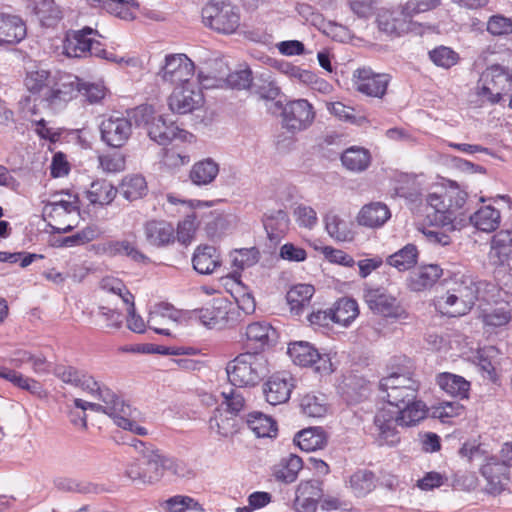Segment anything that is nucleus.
Segmentation results:
<instances>
[{
  "label": "nucleus",
  "instance_id": "obj_1",
  "mask_svg": "<svg viewBox=\"0 0 512 512\" xmlns=\"http://www.w3.org/2000/svg\"><path fill=\"white\" fill-rule=\"evenodd\" d=\"M451 281L452 287L439 300V308L450 317L463 316L475 305L480 282L464 267H458L452 272Z\"/></svg>",
  "mask_w": 512,
  "mask_h": 512
},
{
  "label": "nucleus",
  "instance_id": "obj_2",
  "mask_svg": "<svg viewBox=\"0 0 512 512\" xmlns=\"http://www.w3.org/2000/svg\"><path fill=\"white\" fill-rule=\"evenodd\" d=\"M467 197V192L454 182L448 187L438 188L427 195L426 202L433 210L428 213V217L438 225H451L464 207Z\"/></svg>",
  "mask_w": 512,
  "mask_h": 512
},
{
  "label": "nucleus",
  "instance_id": "obj_3",
  "mask_svg": "<svg viewBox=\"0 0 512 512\" xmlns=\"http://www.w3.org/2000/svg\"><path fill=\"white\" fill-rule=\"evenodd\" d=\"M226 372L232 386H255L268 373L267 360L261 353H241L227 364Z\"/></svg>",
  "mask_w": 512,
  "mask_h": 512
},
{
  "label": "nucleus",
  "instance_id": "obj_4",
  "mask_svg": "<svg viewBox=\"0 0 512 512\" xmlns=\"http://www.w3.org/2000/svg\"><path fill=\"white\" fill-rule=\"evenodd\" d=\"M420 383L408 386H394L390 389H380L382 398L388 406L402 411V420L406 423H419L427 417L426 404L418 399Z\"/></svg>",
  "mask_w": 512,
  "mask_h": 512
},
{
  "label": "nucleus",
  "instance_id": "obj_5",
  "mask_svg": "<svg viewBox=\"0 0 512 512\" xmlns=\"http://www.w3.org/2000/svg\"><path fill=\"white\" fill-rule=\"evenodd\" d=\"M43 214L56 231L63 233L71 231L77 225L80 216L78 195L69 191L54 194L53 200L45 204Z\"/></svg>",
  "mask_w": 512,
  "mask_h": 512
},
{
  "label": "nucleus",
  "instance_id": "obj_6",
  "mask_svg": "<svg viewBox=\"0 0 512 512\" xmlns=\"http://www.w3.org/2000/svg\"><path fill=\"white\" fill-rule=\"evenodd\" d=\"M512 90V72L504 66L493 64L480 75L475 94L482 104H499Z\"/></svg>",
  "mask_w": 512,
  "mask_h": 512
},
{
  "label": "nucleus",
  "instance_id": "obj_7",
  "mask_svg": "<svg viewBox=\"0 0 512 512\" xmlns=\"http://www.w3.org/2000/svg\"><path fill=\"white\" fill-rule=\"evenodd\" d=\"M153 109L150 106H139L134 110L136 118L142 117L147 134L151 140L159 145H168L175 139L183 142H191L194 138L193 134L186 130L180 129L174 122H167L163 116L153 117Z\"/></svg>",
  "mask_w": 512,
  "mask_h": 512
},
{
  "label": "nucleus",
  "instance_id": "obj_8",
  "mask_svg": "<svg viewBox=\"0 0 512 512\" xmlns=\"http://www.w3.org/2000/svg\"><path fill=\"white\" fill-rule=\"evenodd\" d=\"M201 15L206 27L221 34H232L240 25L239 11L230 3L210 1L202 8Z\"/></svg>",
  "mask_w": 512,
  "mask_h": 512
},
{
  "label": "nucleus",
  "instance_id": "obj_9",
  "mask_svg": "<svg viewBox=\"0 0 512 512\" xmlns=\"http://www.w3.org/2000/svg\"><path fill=\"white\" fill-rule=\"evenodd\" d=\"M126 476L138 484H152L162 478V452L148 449L139 459L128 464Z\"/></svg>",
  "mask_w": 512,
  "mask_h": 512
},
{
  "label": "nucleus",
  "instance_id": "obj_10",
  "mask_svg": "<svg viewBox=\"0 0 512 512\" xmlns=\"http://www.w3.org/2000/svg\"><path fill=\"white\" fill-rule=\"evenodd\" d=\"M402 411L393 407H383L374 416V425L377 430V441L380 446H396L400 441L397 426L411 427L418 423L403 422Z\"/></svg>",
  "mask_w": 512,
  "mask_h": 512
},
{
  "label": "nucleus",
  "instance_id": "obj_11",
  "mask_svg": "<svg viewBox=\"0 0 512 512\" xmlns=\"http://www.w3.org/2000/svg\"><path fill=\"white\" fill-rule=\"evenodd\" d=\"M363 297L369 309L386 318H406L407 313L398 299L384 287L365 285Z\"/></svg>",
  "mask_w": 512,
  "mask_h": 512
},
{
  "label": "nucleus",
  "instance_id": "obj_12",
  "mask_svg": "<svg viewBox=\"0 0 512 512\" xmlns=\"http://www.w3.org/2000/svg\"><path fill=\"white\" fill-rule=\"evenodd\" d=\"M195 72L193 61L185 54H168L165 56L159 76L164 83L180 87L194 83L192 81Z\"/></svg>",
  "mask_w": 512,
  "mask_h": 512
},
{
  "label": "nucleus",
  "instance_id": "obj_13",
  "mask_svg": "<svg viewBox=\"0 0 512 512\" xmlns=\"http://www.w3.org/2000/svg\"><path fill=\"white\" fill-rule=\"evenodd\" d=\"M287 353L296 365L311 367L315 372L321 375H328L333 372L329 355L320 354L319 351L308 342L290 343Z\"/></svg>",
  "mask_w": 512,
  "mask_h": 512
},
{
  "label": "nucleus",
  "instance_id": "obj_14",
  "mask_svg": "<svg viewBox=\"0 0 512 512\" xmlns=\"http://www.w3.org/2000/svg\"><path fill=\"white\" fill-rule=\"evenodd\" d=\"M281 116L283 127L291 133H297L313 123L315 112L306 99H297L284 105Z\"/></svg>",
  "mask_w": 512,
  "mask_h": 512
},
{
  "label": "nucleus",
  "instance_id": "obj_15",
  "mask_svg": "<svg viewBox=\"0 0 512 512\" xmlns=\"http://www.w3.org/2000/svg\"><path fill=\"white\" fill-rule=\"evenodd\" d=\"M391 76L376 73L370 67L358 68L353 73V82L358 92L374 98H383L387 92Z\"/></svg>",
  "mask_w": 512,
  "mask_h": 512
},
{
  "label": "nucleus",
  "instance_id": "obj_16",
  "mask_svg": "<svg viewBox=\"0 0 512 512\" xmlns=\"http://www.w3.org/2000/svg\"><path fill=\"white\" fill-rule=\"evenodd\" d=\"M79 84L77 76H63L44 91V100L51 109L59 110L79 94Z\"/></svg>",
  "mask_w": 512,
  "mask_h": 512
},
{
  "label": "nucleus",
  "instance_id": "obj_17",
  "mask_svg": "<svg viewBox=\"0 0 512 512\" xmlns=\"http://www.w3.org/2000/svg\"><path fill=\"white\" fill-rule=\"evenodd\" d=\"M413 15L406 11V5L393 9H382L377 15V25L380 31L389 36H401L413 29Z\"/></svg>",
  "mask_w": 512,
  "mask_h": 512
},
{
  "label": "nucleus",
  "instance_id": "obj_18",
  "mask_svg": "<svg viewBox=\"0 0 512 512\" xmlns=\"http://www.w3.org/2000/svg\"><path fill=\"white\" fill-rule=\"evenodd\" d=\"M101 140L112 148L123 147L132 134L131 121L123 116H109L100 124Z\"/></svg>",
  "mask_w": 512,
  "mask_h": 512
},
{
  "label": "nucleus",
  "instance_id": "obj_19",
  "mask_svg": "<svg viewBox=\"0 0 512 512\" xmlns=\"http://www.w3.org/2000/svg\"><path fill=\"white\" fill-rule=\"evenodd\" d=\"M204 97L196 83L175 87L168 98L169 109L176 114H187L200 108Z\"/></svg>",
  "mask_w": 512,
  "mask_h": 512
},
{
  "label": "nucleus",
  "instance_id": "obj_20",
  "mask_svg": "<svg viewBox=\"0 0 512 512\" xmlns=\"http://www.w3.org/2000/svg\"><path fill=\"white\" fill-rule=\"evenodd\" d=\"M95 398L107 404L106 414L111 417L114 423L121 427L132 425L131 421L134 419V411L131 406L120 399L111 389L102 387L99 389Z\"/></svg>",
  "mask_w": 512,
  "mask_h": 512
},
{
  "label": "nucleus",
  "instance_id": "obj_21",
  "mask_svg": "<svg viewBox=\"0 0 512 512\" xmlns=\"http://www.w3.org/2000/svg\"><path fill=\"white\" fill-rule=\"evenodd\" d=\"M481 474L486 479V491L491 495H499L505 491L509 484V472L505 464L491 458L481 468Z\"/></svg>",
  "mask_w": 512,
  "mask_h": 512
},
{
  "label": "nucleus",
  "instance_id": "obj_22",
  "mask_svg": "<svg viewBox=\"0 0 512 512\" xmlns=\"http://www.w3.org/2000/svg\"><path fill=\"white\" fill-rule=\"evenodd\" d=\"M53 373L62 382L79 387L93 397L101 388V385L91 375L73 366L57 365Z\"/></svg>",
  "mask_w": 512,
  "mask_h": 512
},
{
  "label": "nucleus",
  "instance_id": "obj_23",
  "mask_svg": "<svg viewBox=\"0 0 512 512\" xmlns=\"http://www.w3.org/2000/svg\"><path fill=\"white\" fill-rule=\"evenodd\" d=\"M26 34V24L20 16L0 13V47L16 45Z\"/></svg>",
  "mask_w": 512,
  "mask_h": 512
},
{
  "label": "nucleus",
  "instance_id": "obj_24",
  "mask_svg": "<svg viewBox=\"0 0 512 512\" xmlns=\"http://www.w3.org/2000/svg\"><path fill=\"white\" fill-rule=\"evenodd\" d=\"M146 242L156 248H164L176 241L174 226L165 220H149L144 224Z\"/></svg>",
  "mask_w": 512,
  "mask_h": 512
},
{
  "label": "nucleus",
  "instance_id": "obj_25",
  "mask_svg": "<svg viewBox=\"0 0 512 512\" xmlns=\"http://www.w3.org/2000/svg\"><path fill=\"white\" fill-rule=\"evenodd\" d=\"M293 378L287 372H279L272 375L264 385L266 400L271 405L285 403L293 388Z\"/></svg>",
  "mask_w": 512,
  "mask_h": 512
},
{
  "label": "nucleus",
  "instance_id": "obj_26",
  "mask_svg": "<svg viewBox=\"0 0 512 512\" xmlns=\"http://www.w3.org/2000/svg\"><path fill=\"white\" fill-rule=\"evenodd\" d=\"M512 258V230H500L493 235L488 253L489 263L504 267Z\"/></svg>",
  "mask_w": 512,
  "mask_h": 512
},
{
  "label": "nucleus",
  "instance_id": "obj_27",
  "mask_svg": "<svg viewBox=\"0 0 512 512\" xmlns=\"http://www.w3.org/2000/svg\"><path fill=\"white\" fill-rule=\"evenodd\" d=\"M97 31L90 27L67 33L63 42L64 54L70 58H84L88 56L91 45V35Z\"/></svg>",
  "mask_w": 512,
  "mask_h": 512
},
{
  "label": "nucleus",
  "instance_id": "obj_28",
  "mask_svg": "<svg viewBox=\"0 0 512 512\" xmlns=\"http://www.w3.org/2000/svg\"><path fill=\"white\" fill-rule=\"evenodd\" d=\"M390 217V209L385 203L370 202L360 209L356 221L360 226L377 229L382 227Z\"/></svg>",
  "mask_w": 512,
  "mask_h": 512
},
{
  "label": "nucleus",
  "instance_id": "obj_29",
  "mask_svg": "<svg viewBox=\"0 0 512 512\" xmlns=\"http://www.w3.org/2000/svg\"><path fill=\"white\" fill-rule=\"evenodd\" d=\"M442 274L443 269L437 264L421 265L410 274L408 287L412 291H424L432 287Z\"/></svg>",
  "mask_w": 512,
  "mask_h": 512
},
{
  "label": "nucleus",
  "instance_id": "obj_30",
  "mask_svg": "<svg viewBox=\"0 0 512 512\" xmlns=\"http://www.w3.org/2000/svg\"><path fill=\"white\" fill-rule=\"evenodd\" d=\"M322 492L312 481L301 482L296 490L294 506L297 512H316Z\"/></svg>",
  "mask_w": 512,
  "mask_h": 512
},
{
  "label": "nucleus",
  "instance_id": "obj_31",
  "mask_svg": "<svg viewBox=\"0 0 512 512\" xmlns=\"http://www.w3.org/2000/svg\"><path fill=\"white\" fill-rule=\"evenodd\" d=\"M192 264L195 271L199 274H212L217 267L221 265L217 249L210 245L199 246L192 258Z\"/></svg>",
  "mask_w": 512,
  "mask_h": 512
},
{
  "label": "nucleus",
  "instance_id": "obj_32",
  "mask_svg": "<svg viewBox=\"0 0 512 512\" xmlns=\"http://www.w3.org/2000/svg\"><path fill=\"white\" fill-rule=\"evenodd\" d=\"M294 442L306 452L323 449L328 442V436L322 427H309L299 431Z\"/></svg>",
  "mask_w": 512,
  "mask_h": 512
},
{
  "label": "nucleus",
  "instance_id": "obj_33",
  "mask_svg": "<svg viewBox=\"0 0 512 512\" xmlns=\"http://www.w3.org/2000/svg\"><path fill=\"white\" fill-rule=\"evenodd\" d=\"M237 416L225 409H216L209 419V429L221 437H229L238 431Z\"/></svg>",
  "mask_w": 512,
  "mask_h": 512
},
{
  "label": "nucleus",
  "instance_id": "obj_34",
  "mask_svg": "<svg viewBox=\"0 0 512 512\" xmlns=\"http://www.w3.org/2000/svg\"><path fill=\"white\" fill-rule=\"evenodd\" d=\"M226 302L214 299L206 306L193 311V318L198 319L204 326L214 327L226 317Z\"/></svg>",
  "mask_w": 512,
  "mask_h": 512
},
{
  "label": "nucleus",
  "instance_id": "obj_35",
  "mask_svg": "<svg viewBox=\"0 0 512 512\" xmlns=\"http://www.w3.org/2000/svg\"><path fill=\"white\" fill-rule=\"evenodd\" d=\"M437 384L448 395L466 399L469 395L470 383L462 376L452 373H441L437 376Z\"/></svg>",
  "mask_w": 512,
  "mask_h": 512
},
{
  "label": "nucleus",
  "instance_id": "obj_36",
  "mask_svg": "<svg viewBox=\"0 0 512 512\" xmlns=\"http://www.w3.org/2000/svg\"><path fill=\"white\" fill-rule=\"evenodd\" d=\"M500 221V211L490 205L481 207L470 216L471 224L477 230L487 233L495 231Z\"/></svg>",
  "mask_w": 512,
  "mask_h": 512
},
{
  "label": "nucleus",
  "instance_id": "obj_37",
  "mask_svg": "<svg viewBox=\"0 0 512 512\" xmlns=\"http://www.w3.org/2000/svg\"><path fill=\"white\" fill-rule=\"evenodd\" d=\"M219 174V165L212 158H206L196 162L191 170L189 177L193 184L204 186L211 184Z\"/></svg>",
  "mask_w": 512,
  "mask_h": 512
},
{
  "label": "nucleus",
  "instance_id": "obj_38",
  "mask_svg": "<svg viewBox=\"0 0 512 512\" xmlns=\"http://www.w3.org/2000/svg\"><path fill=\"white\" fill-rule=\"evenodd\" d=\"M314 292V286L310 284H297L291 287L286 295L291 312L296 315L302 314L303 310L309 306Z\"/></svg>",
  "mask_w": 512,
  "mask_h": 512
},
{
  "label": "nucleus",
  "instance_id": "obj_39",
  "mask_svg": "<svg viewBox=\"0 0 512 512\" xmlns=\"http://www.w3.org/2000/svg\"><path fill=\"white\" fill-rule=\"evenodd\" d=\"M341 162L346 169L352 172H362L369 167L371 155L363 147L352 146L342 153Z\"/></svg>",
  "mask_w": 512,
  "mask_h": 512
},
{
  "label": "nucleus",
  "instance_id": "obj_40",
  "mask_svg": "<svg viewBox=\"0 0 512 512\" xmlns=\"http://www.w3.org/2000/svg\"><path fill=\"white\" fill-rule=\"evenodd\" d=\"M117 195V189L106 180H96L90 185L86 192L87 199L93 205H108Z\"/></svg>",
  "mask_w": 512,
  "mask_h": 512
},
{
  "label": "nucleus",
  "instance_id": "obj_41",
  "mask_svg": "<svg viewBox=\"0 0 512 512\" xmlns=\"http://www.w3.org/2000/svg\"><path fill=\"white\" fill-rule=\"evenodd\" d=\"M375 474L368 469H358L349 477V488L356 497H363L375 488Z\"/></svg>",
  "mask_w": 512,
  "mask_h": 512
},
{
  "label": "nucleus",
  "instance_id": "obj_42",
  "mask_svg": "<svg viewBox=\"0 0 512 512\" xmlns=\"http://www.w3.org/2000/svg\"><path fill=\"white\" fill-rule=\"evenodd\" d=\"M334 323L348 326L359 314L358 304L352 298L339 299L332 309Z\"/></svg>",
  "mask_w": 512,
  "mask_h": 512
},
{
  "label": "nucleus",
  "instance_id": "obj_43",
  "mask_svg": "<svg viewBox=\"0 0 512 512\" xmlns=\"http://www.w3.org/2000/svg\"><path fill=\"white\" fill-rule=\"evenodd\" d=\"M247 425L257 437H272L277 432L276 422L261 412L250 413Z\"/></svg>",
  "mask_w": 512,
  "mask_h": 512
},
{
  "label": "nucleus",
  "instance_id": "obj_44",
  "mask_svg": "<svg viewBox=\"0 0 512 512\" xmlns=\"http://www.w3.org/2000/svg\"><path fill=\"white\" fill-rule=\"evenodd\" d=\"M418 259L417 247L413 244H407L399 251L390 255L387 262L390 266L399 271H406L412 268Z\"/></svg>",
  "mask_w": 512,
  "mask_h": 512
},
{
  "label": "nucleus",
  "instance_id": "obj_45",
  "mask_svg": "<svg viewBox=\"0 0 512 512\" xmlns=\"http://www.w3.org/2000/svg\"><path fill=\"white\" fill-rule=\"evenodd\" d=\"M131 1L132 0H88L90 5H100L108 13L123 20H132L134 18L132 7H134L135 4Z\"/></svg>",
  "mask_w": 512,
  "mask_h": 512
},
{
  "label": "nucleus",
  "instance_id": "obj_46",
  "mask_svg": "<svg viewBox=\"0 0 512 512\" xmlns=\"http://www.w3.org/2000/svg\"><path fill=\"white\" fill-rule=\"evenodd\" d=\"M343 395L350 403H358L366 398L369 392L368 383L359 377L347 378L342 386Z\"/></svg>",
  "mask_w": 512,
  "mask_h": 512
},
{
  "label": "nucleus",
  "instance_id": "obj_47",
  "mask_svg": "<svg viewBox=\"0 0 512 512\" xmlns=\"http://www.w3.org/2000/svg\"><path fill=\"white\" fill-rule=\"evenodd\" d=\"M325 228L328 234L337 241H347L352 238L347 223L337 214L329 212L324 217Z\"/></svg>",
  "mask_w": 512,
  "mask_h": 512
},
{
  "label": "nucleus",
  "instance_id": "obj_48",
  "mask_svg": "<svg viewBox=\"0 0 512 512\" xmlns=\"http://www.w3.org/2000/svg\"><path fill=\"white\" fill-rule=\"evenodd\" d=\"M300 408L304 415L312 418L323 417L327 412V404L323 395H304L300 400Z\"/></svg>",
  "mask_w": 512,
  "mask_h": 512
},
{
  "label": "nucleus",
  "instance_id": "obj_49",
  "mask_svg": "<svg viewBox=\"0 0 512 512\" xmlns=\"http://www.w3.org/2000/svg\"><path fill=\"white\" fill-rule=\"evenodd\" d=\"M121 191L129 201L139 199L147 192L146 180L141 175L128 176L122 182Z\"/></svg>",
  "mask_w": 512,
  "mask_h": 512
},
{
  "label": "nucleus",
  "instance_id": "obj_50",
  "mask_svg": "<svg viewBox=\"0 0 512 512\" xmlns=\"http://www.w3.org/2000/svg\"><path fill=\"white\" fill-rule=\"evenodd\" d=\"M34 12L44 25H51L61 17V10L54 0L36 2Z\"/></svg>",
  "mask_w": 512,
  "mask_h": 512
},
{
  "label": "nucleus",
  "instance_id": "obj_51",
  "mask_svg": "<svg viewBox=\"0 0 512 512\" xmlns=\"http://www.w3.org/2000/svg\"><path fill=\"white\" fill-rule=\"evenodd\" d=\"M429 58L435 65L445 69L456 65L459 61V55L446 46H439L431 50Z\"/></svg>",
  "mask_w": 512,
  "mask_h": 512
},
{
  "label": "nucleus",
  "instance_id": "obj_52",
  "mask_svg": "<svg viewBox=\"0 0 512 512\" xmlns=\"http://www.w3.org/2000/svg\"><path fill=\"white\" fill-rule=\"evenodd\" d=\"M97 321L102 322V328L108 330H117L122 327V313L117 309H111L107 306H99L96 313Z\"/></svg>",
  "mask_w": 512,
  "mask_h": 512
},
{
  "label": "nucleus",
  "instance_id": "obj_53",
  "mask_svg": "<svg viewBox=\"0 0 512 512\" xmlns=\"http://www.w3.org/2000/svg\"><path fill=\"white\" fill-rule=\"evenodd\" d=\"M302 467V459L295 454H290L288 458L284 460L283 467L277 472V478L285 483H292L296 480Z\"/></svg>",
  "mask_w": 512,
  "mask_h": 512
},
{
  "label": "nucleus",
  "instance_id": "obj_54",
  "mask_svg": "<svg viewBox=\"0 0 512 512\" xmlns=\"http://www.w3.org/2000/svg\"><path fill=\"white\" fill-rule=\"evenodd\" d=\"M271 332L274 330L267 322H254L247 326L246 337L248 341L259 343V346L263 347L267 344Z\"/></svg>",
  "mask_w": 512,
  "mask_h": 512
},
{
  "label": "nucleus",
  "instance_id": "obj_55",
  "mask_svg": "<svg viewBox=\"0 0 512 512\" xmlns=\"http://www.w3.org/2000/svg\"><path fill=\"white\" fill-rule=\"evenodd\" d=\"M100 288L106 292L118 295L125 304L131 303L132 299H134L133 294L126 288L125 284L115 277H104L100 281Z\"/></svg>",
  "mask_w": 512,
  "mask_h": 512
},
{
  "label": "nucleus",
  "instance_id": "obj_56",
  "mask_svg": "<svg viewBox=\"0 0 512 512\" xmlns=\"http://www.w3.org/2000/svg\"><path fill=\"white\" fill-rule=\"evenodd\" d=\"M100 288L106 292L118 295L125 304L131 303L132 299H134L133 294L126 288L125 284L115 277H104L100 281Z\"/></svg>",
  "mask_w": 512,
  "mask_h": 512
},
{
  "label": "nucleus",
  "instance_id": "obj_57",
  "mask_svg": "<svg viewBox=\"0 0 512 512\" xmlns=\"http://www.w3.org/2000/svg\"><path fill=\"white\" fill-rule=\"evenodd\" d=\"M260 259V252L256 247L242 248L235 250L233 254V266L238 269H245L255 265Z\"/></svg>",
  "mask_w": 512,
  "mask_h": 512
},
{
  "label": "nucleus",
  "instance_id": "obj_58",
  "mask_svg": "<svg viewBox=\"0 0 512 512\" xmlns=\"http://www.w3.org/2000/svg\"><path fill=\"white\" fill-rule=\"evenodd\" d=\"M394 190L397 196L412 199L419 192V184L415 176L403 174L399 176Z\"/></svg>",
  "mask_w": 512,
  "mask_h": 512
},
{
  "label": "nucleus",
  "instance_id": "obj_59",
  "mask_svg": "<svg viewBox=\"0 0 512 512\" xmlns=\"http://www.w3.org/2000/svg\"><path fill=\"white\" fill-rule=\"evenodd\" d=\"M487 31L493 36L512 34V17L501 14L490 16L487 21Z\"/></svg>",
  "mask_w": 512,
  "mask_h": 512
},
{
  "label": "nucleus",
  "instance_id": "obj_60",
  "mask_svg": "<svg viewBox=\"0 0 512 512\" xmlns=\"http://www.w3.org/2000/svg\"><path fill=\"white\" fill-rule=\"evenodd\" d=\"M99 236V229L96 226H87L78 231L74 235L65 237L62 240V245L65 247H73L77 245H84L96 239Z\"/></svg>",
  "mask_w": 512,
  "mask_h": 512
},
{
  "label": "nucleus",
  "instance_id": "obj_61",
  "mask_svg": "<svg viewBox=\"0 0 512 512\" xmlns=\"http://www.w3.org/2000/svg\"><path fill=\"white\" fill-rule=\"evenodd\" d=\"M180 317L179 310L175 309L172 305L169 303H160L150 312L148 323L159 324V318H164L175 324Z\"/></svg>",
  "mask_w": 512,
  "mask_h": 512
},
{
  "label": "nucleus",
  "instance_id": "obj_62",
  "mask_svg": "<svg viewBox=\"0 0 512 512\" xmlns=\"http://www.w3.org/2000/svg\"><path fill=\"white\" fill-rule=\"evenodd\" d=\"M221 395L224 398L223 404L227 406V411L237 416V414L244 408L245 398L238 387H229L228 390H223Z\"/></svg>",
  "mask_w": 512,
  "mask_h": 512
},
{
  "label": "nucleus",
  "instance_id": "obj_63",
  "mask_svg": "<svg viewBox=\"0 0 512 512\" xmlns=\"http://www.w3.org/2000/svg\"><path fill=\"white\" fill-rule=\"evenodd\" d=\"M50 84V73L46 70H37L30 72L26 79L25 85L27 89L32 93L41 92L46 90Z\"/></svg>",
  "mask_w": 512,
  "mask_h": 512
},
{
  "label": "nucleus",
  "instance_id": "obj_64",
  "mask_svg": "<svg viewBox=\"0 0 512 512\" xmlns=\"http://www.w3.org/2000/svg\"><path fill=\"white\" fill-rule=\"evenodd\" d=\"M99 164L104 172L117 173L125 169V157L119 152L101 155Z\"/></svg>",
  "mask_w": 512,
  "mask_h": 512
}]
</instances>
